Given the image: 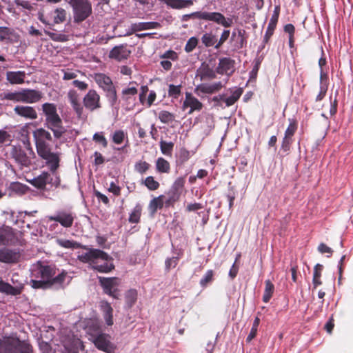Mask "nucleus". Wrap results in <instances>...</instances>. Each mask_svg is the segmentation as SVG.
Masks as SVG:
<instances>
[{
	"label": "nucleus",
	"instance_id": "obj_1",
	"mask_svg": "<svg viewBox=\"0 0 353 353\" xmlns=\"http://www.w3.org/2000/svg\"><path fill=\"white\" fill-rule=\"evenodd\" d=\"M46 125L52 130L57 139L66 132L63 121L57 113V105L53 103H46Z\"/></svg>",
	"mask_w": 353,
	"mask_h": 353
},
{
	"label": "nucleus",
	"instance_id": "obj_2",
	"mask_svg": "<svg viewBox=\"0 0 353 353\" xmlns=\"http://www.w3.org/2000/svg\"><path fill=\"white\" fill-rule=\"evenodd\" d=\"M65 1L72 9L74 23H81L92 14V7L89 0H65Z\"/></svg>",
	"mask_w": 353,
	"mask_h": 353
},
{
	"label": "nucleus",
	"instance_id": "obj_3",
	"mask_svg": "<svg viewBox=\"0 0 353 353\" xmlns=\"http://www.w3.org/2000/svg\"><path fill=\"white\" fill-rule=\"evenodd\" d=\"M94 81L97 85L105 92L112 107L117 105L118 101L116 88L110 77L103 73H97L94 75Z\"/></svg>",
	"mask_w": 353,
	"mask_h": 353
},
{
	"label": "nucleus",
	"instance_id": "obj_4",
	"mask_svg": "<svg viewBox=\"0 0 353 353\" xmlns=\"http://www.w3.org/2000/svg\"><path fill=\"white\" fill-rule=\"evenodd\" d=\"M99 283L104 294L119 299L121 295L119 286L121 284V279L118 277H103L99 276Z\"/></svg>",
	"mask_w": 353,
	"mask_h": 353
},
{
	"label": "nucleus",
	"instance_id": "obj_5",
	"mask_svg": "<svg viewBox=\"0 0 353 353\" xmlns=\"http://www.w3.org/2000/svg\"><path fill=\"white\" fill-rule=\"evenodd\" d=\"M192 17L197 19L213 21L225 28H230L233 25L232 18L225 17L223 14L218 12L198 11L193 12Z\"/></svg>",
	"mask_w": 353,
	"mask_h": 353
},
{
	"label": "nucleus",
	"instance_id": "obj_6",
	"mask_svg": "<svg viewBox=\"0 0 353 353\" xmlns=\"http://www.w3.org/2000/svg\"><path fill=\"white\" fill-rule=\"evenodd\" d=\"M3 98L14 102L34 103L40 99V95L35 90H23L4 93Z\"/></svg>",
	"mask_w": 353,
	"mask_h": 353
},
{
	"label": "nucleus",
	"instance_id": "obj_7",
	"mask_svg": "<svg viewBox=\"0 0 353 353\" xmlns=\"http://www.w3.org/2000/svg\"><path fill=\"white\" fill-rule=\"evenodd\" d=\"M83 246L85 248L82 249L86 252H78L77 259L83 263H89L92 268L96 261L108 258V254L101 250L90 248L85 245Z\"/></svg>",
	"mask_w": 353,
	"mask_h": 353
},
{
	"label": "nucleus",
	"instance_id": "obj_8",
	"mask_svg": "<svg viewBox=\"0 0 353 353\" xmlns=\"http://www.w3.org/2000/svg\"><path fill=\"white\" fill-rule=\"evenodd\" d=\"M185 183V176H179L175 179L168 192V197L165 201V207L174 206V203L179 200L183 192Z\"/></svg>",
	"mask_w": 353,
	"mask_h": 353
},
{
	"label": "nucleus",
	"instance_id": "obj_9",
	"mask_svg": "<svg viewBox=\"0 0 353 353\" xmlns=\"http://www.w3.org/2000/svg\"><path fill=\"white\" fill-rule=\"evenodd\" d=\"M289 125L285 131L282 139L281 149L284 152H288L293 143V137L298 129V121L295 118L288 119Z\"/></svg>",
	"mask_w": 353,
	"mask_h": 353
},
{
	"label": "nucleus",
	"instance_id": "obj_10",
	"mask_svg": "<svg viewBox=\"0 0 353 353\" xmlns=\"http://www.w3.org/2000/svg\"><path fill=\"white\" fill-rule=\"evenodd\" d=\"M110 336L108 334L102 333L97 334L94 339H90V340L94 343L95 347L101 351L106 353H114L116 347L110 341Z\"/></svg>",
	"mask_w": 353,
	"mask_h": 353
},
{
	"label": "nucleus",
	"instance_id": "obj_11",
	"mask_svg": "<svg viewBox=\"0 0 353 353\" xmlns=\"http://www.w3.org/2000/svg\"><path fill=\"white\" fill-rule=\"evenodd\" d=\"M248 34L245 30L242 28H235L230 38V42L232 43L233 50L237 51L244 47L248 43Z\"/></svg>",
	"mask_w": 353,
	"mask_h": 353
},
{
	"label": "nucleus",
	"instance_id": "obj_12",
	"mask_svg": "<svg viewBox=\"0 0 353 353\" xmlns=\"http://www.w3.org/2000/svg\"><path fill=\"white\" fill-rule=\"evenodd\" d=\"M279 14H280V6H276L274 8V12L271 17V19L268 23L265 34L264 35L263 40V45L262 46V48H263L265 47V44H266L269 42L271 37L273 35L274 30L276 26V24L278 23Z\"/></svg>",
	"mask_w": 353,
	"mask_h": 353
},
{
	"label": "nucleus",
	"instance_id": "obj_13",
	"mask_svg": "<svg viewBox=\"0 0 353 353\" xmlns=\"http://www.w3.org/2000/svg\"><path fill=\"white\" fill-rule=\"evenodd\" d=\"M83 105L90 111L100 108L99 94L94 90H90L83 98Z\"/></svg>",
	"mask_w": 353,
	"mask_h": 353
},
{
	"label": "nucleus",
	"instance_id": "obj_14",
	"mask_svg": "<svg viewBox=\"0 0 353 353\" xmlns=\"http://www.w3.org/2000/svg\"><path fill=\"white\" fill-rule=\"evenodd\" d=\"M68 272L62 270L57 275L46 279V289L59 290L63 288V283Z\"/></svg>",
	"mask_w": 353,
	"mask_h": 353
},
{
	"label": "nucleus",
	"instance_id": "obj_15",
	"mask_svg": "<svg viewBox=\"0 0 353 353\" xmlns=\"http://www.w3.org/2000/svg\"><path fill=\"white\" fill-rule=\"evenodd\" d=\"M63 353H79V350H84L83 342L79 339L72 336L63 342Z\"/></svg>",
	"mask_w": 353,
	"mask_h": 353
},
{
	"label": "nucleus",
	"instance_id": "obj_16",
	"mask_svg": "<svg viewBox=\"0 0 353 353\" xmlns=\"http://www.w3.org/2000/svg\"><path fill=\"white\" fill-rule=\"evenodd\" d=\"M234 60L229 57H223L219 59L217 68H216V73L219 74L231 75L234 71Z\"/></svg>",
	"mask_w": 353,
	"mask_h": 353
},
{
	"label": "nucleus",
	"instance_id": "obj_17",
	"mask_svg": "<svg viewBox=\"0 0 353 353\" xmlns=\"http://www.w3.org/2000/svg\"><path fill=\"white\" fill-rule=\"evenodd\" d=\"M49 220L59 222L64 228H70L74 222V216L71 212H58L55 216L48 217Z\"/></svg>",
	"mask_w": 353,
	"mask_h": 353
},
{
	"label": "nucleus",
	"instance_id": "obj_18",
	"mask_svg": "<svg viewBox=\"0 0 353 353\" xmlns=\"http://www.w3.org/2000/svg\"><path fill=\"white\" fill-rule=\"evenodd\" d=\"M203 107V103L199 101L198 99L190 92L185 93V99L183 103V109L185 110L190 108V110L188 112L189 114H191L194 111L201 110Z\"/></svg>",
	"mask_w": 353,
	"mask_h": 353
},
{
	"label": "nucleus",
	"instance_id": "obj_19",
	"mask_svg": "<svg viewBox=\"0 0 353 353\" xmlns=\"http://www.w3.org/2000/svg\"><path fill=\"white\" fill-rule=\"evenodd\" d=\"M101 273H108L114 269L113 259L108 254L106 259H99L96 261L92 268Z\"/></svg>",
	"mask_w": 353,
	"mask_h": 353
},
{
	"label": "nucleus",
	"instance_id": "obj_20",
	"mask_svg": "<svg viewBox=\"0 0 353 353\" xmlns=\"http://www.w3.org/2000/svg\"><path fill=\"white\" fill-rule=\"evenodd\" d=\"M30 345L19 340H12L7 346L6 353H30Z\"/></svg>",
	"mask_w": 353,
	"mask_h": 353
},
{
	"label": "nucleus",
	"instance_id": "obj_21",
	"mask_svg": "<svg viewBox=\"0 0 353 353\" xmlns=\"http://www.w3.org/2000/svg\"><path fill=\"white\" fill-rule=\"evenodd\" d=\"M20 258L19 252L8 248L0 249V262L6 263H17Z\"/></svg>",
	"mask_w": 353,
	"mask_h": 353
},
{
	"label": "nucleus",
	"instance_id": "obj_22",
	"mask_svg": "<svg viewBox=\"0 0 353 353\" xmlns=\"http://www.w3.org/2000/svg\"><path fill=\"white\" fill-rule=\"evenodd\" d=\"M222 88L223 84L221 81L215 82L212 84L201 83L200 85H198L195 88L194 92L196 93L199 92L203 94H212L213 93L219 92V90H221Z\"/></svg>",
	"mask_w": 353,
	"mask_h": 353
},
{
	"label": "nucleus",
	"instance_id": "obj_23",
	"mask_svg": "<svg viewBox=\"0 0 353 353\" xmlns=\"http://www.w3.org/2000/svg\"><path fill=\"white\" fill-rule=\"evenodd\" d=\"M59 153L52 152L46 148V165L48 167L50 172L57 170L59 167Z\"/></svg>",
	"mask_w": 353,
	"mask_h": 353
},
{
	"label": "nucleus",
	"instance_id": "obj_24",
	"mask_svg": "<svg viewBox=\"0 0 353 353\" xmlns=\"http://www.w3.org/2000/svg\"><path fill=\"white\" fill-rule=\"evenodd\" d=\"M100 310L102 312L105 323L108 326H111L114 323L113 321V308L110 303L103 300L100 302Z\"/></svg>",
	"mask_w": 353,
	"mask_h": 353
},
{
	"label": "nucleus",
	"instance_id": "obj_25",
	"mask_svg": "<svg viewBox=\"0 0 353 353\" xmlns=\"http://www.w3.org/2000/svg\"><path fill=\"white\" fill-rule=\"evenodd\" d=\"M68 97L78 117H81L83 108L80 103L79 94L76 90H70L68 93Z\"/></svg>",
	"mask_w": 353,
	"mask_h": 353
},
{
	"label": "nucleus",
	"instance_id": "obj_26",
	"mask_svg": "<svg viewBox=\"0 0 353 353\" xmlns=\"http://www.w3.org/2000/svg\"><path fill=\"white\" fill-rule=\"evenodd\" d=\"M131 51L128 50L126 46H115L110 52V57L118 61L127 59L130 56Z\"/></svg>",
	"mask_w": 353,
	"mask_h": 353
},
{
	"label": "nucleus",
	"instance_id": "obj_27",
	"mask_svg": "<svg viewBox=\"0 0 353 353\" xmlns=\"http://www.w3.org/2000/svg\"><path fill=\"white\" fill-rule=\"evenodd\" d=\"M216 70L211 68L208 64L203 63L197 70L196 76L200 78L201 81L212 80L216 77Z\"/></svg>",
	"mask_w": 353,
	"mask_h": 353
},
{
	"label": "nucleus",
	"instance_id": "obj_28",
	"mask_svg": "<svg viewBox=\"0 0 353 353\" xmlns=\"http://www.w3.org/2000/svg\"><path fill=\"white\" fill-rule=\"evenodd\" d=\"M34 137L39 155L44 158V130L38 129L34 132Z\"/></svg>",
	"mask_w": 353,
	"mask_h": 353
},
{
	"label": "nucleus",
	"instance_id": "obj_29",
	"mask_svg": "<svg viewBox=\"0 0 353 353\" xmlns=\"http://www.w3.org/2000/svg\"><path fill=\"white\" fill-rule=\"evenodd\" d=\"M22 288L23 287L21 285L12 286L8 283L0 280V292L1 293L15 296L21 294Z\"/></svg>",
	"mask_w": 353,
	"mask_h": 353
},
{
	"label": "nucleus",
	"instance_id": "obj_30",
	"mask_svg": "<svg viewBox=\"0 0 353 353\" xmlns=\"http://www.w3.org/2000/svg\"><path fill=\"white\" fill-rule=\"evenodd\" d=\"M160 27L161 24L155 21L139 22L132 23L130 26V30L132 32H136L145 30L156 29Z\"/></svg>",
	"mask_w": 353,
	"mask_h": 353
},
{
	"label": "nucleus",
	"instance_id": "obj_31",
	"mask_svg": "<svg viewBox=\"0 0 353 353\" xmlns=\"http://www.w3.org/2000/svg\"><path fill=\"white\" fill-rule=\"evenodd\" d=\"M14 111L17 114L26 119H33L37 118L36 111L30 106L17 105Z\"/></svg>",
	"mask_w": 353,
	"mask_h": 353
},
{
	"label": "nucleus",
	"instance_id": "obj_32",
	"mask_svg": "<svg viewBox=\"0 0 353 353\" xmlns=\"http://www.w3.org/2000/svg\"><path fill=\"white\" fill-rule=\"evenodd\" d=\"M175 256L168 257L165 261V270L169 272L171 269L174 268L179 263L180 259L183 255V251L179 250L175 252Z\"/></svg>",
	"mask_w": 353,
	"mask_h": 353
},
{
	"label": "nucleus",
	"instance_id": "obj_33",
	"mask_svg": "<svg viewBox=\"0 0 353 353\" xmlns=\"http://www.w3.org/2000/svg\"><path fill=\"white\" fill-rule=\"evenodd\" d=\"M243 94V90L241 88H236L232 92V95L225 98L224 94L220 95L221 101L225 103L226 106L233 105L241 97Z\"/></svg>",
	"mask_w": 353,
	"mask_h": 353
},
{
	"label": "nucleus",
	"instance_id": "obj_34",
	"mask_svg": "<svg viewBox=\"0 0 353 353\" xmlns=\"http://www.w3.org/2000/svg\"><path fill=\"white\" fill-rule=\"evenodd\" d=\"M26 74L24 72H7L6 79L12 84H20L23 83Z\"/></svg>",
	"mask_w": 353,
	"mask_h": 353
},
{
	"label": "nucleus",
	"instance_id": "obj_35",
	"mask_svg": "<svg viewBox=\"0 0 353 353\" xmlns=\"http://www.w3.org/2000/svg\"><path fill=\"white\" fill-rule=\"evenodd\" d=\"M167 6L174 9L188 8L194 4V0H164Z\"/></svg>",
	"mask_w": 353,
	"mask_h": 353
},
{
	"label": "nucleus",
	"instance_id": "obj_36",
	"mask_svg": "<svg viewBox=\"0 0 353 353\" xmlns=\"http://www.w3.org/2000/svg\"><path fill=\"white\" fill-rule=\"evenodd\" d=\"M14 243V234L10 229L0 228V245H9Z\"/></svg>",
	"mask_w": 353,
	"mask_h": 353
},
{
	"label": "nucleus",
	"instance_id": "obj_37",
	"mask_svg": "<svg viewBox=\"0 0 353 353\" xmlns=\"http://www.w3.org/2000/svg\"><path fill=\"white\" fill-rule=\"evenodd\" d=\"M137 85L138 83L136 81H130L129 86L122 90L121 99L124 101H128L131 96H135L138 92Z\"/></svg>",
	"mask_w": 353,
	"mask_h": 353
},
{
	"label": "nucleus",
	"instance_id": "obj_38",
	"mask_svg": "<svg viewBox=\"0 0 353 353\" xmlns=\"http://www.w3.org/2000/svg\"><path fill=\"white\" fill-rule=\"evenodd\" d=\"M57 243L64 248L67 249H79V248H85L83 244L74 241L73 240L69 239H58L57 240Z\"/></svg>",
	"mask_w": 353,
	"mask_h": 353
},
{
	"label": "nucleus",
	"instance_id": "obj_39",
	"mask_svg": "<svg viewBox=\"0 0 353 353\" xmlns=\"http://www.w3.org/2000/svg\"><path fill=\"white\" fill-rule=\"evenodd\" d=\"M164 198V195H160L150 201L149 208L151 212L155 213L158 209L163 208V205H165Z\"/></svg>",
	"mask_w": 353,
	"mask_h": 353
},
{
	"label": "nucleus",
	"instance_id": "obj_40",
	"mask_svg": "<svg viewBox=\"0 0 353 353\" xmlns=\"http://www.w3.org/2000/svg\"><path fill=\"white\" fill-rule=\"evenodd\" d=\"M156 170L159 173H169L170 164L163 157H159L156 161Z\"/></svg>",
	"mask_w": 353,
	"mask_h": 353
},
{
	"label": "nucleus",
	"instance_id": "obj_41",
	"mask_svg": "<svg viewBox=\"0 0 353 353\" xmlns=\"http://www.w3.org/2000/svg\"><path fill=\"white\" fill-rule=\"evenodd\" d=\"M60 177L57 171H52L50 174L46 172V185H50L52 187L57 188L60 185Z\"/></svg>",
	"mask_w": 353,
	"mask_h": 353
},
{
	"label": "nucleus",
	"instance_id": "obj_42",
	"mask_svg": "<svg viewBox=\"0 0 353 353\" xmlns=\"http://www.w3.org/2000/svg\"><path fill=\"white\" fill-rule=\"evenodd\" d=\"M142 212V206L138 203L132 210L129 215L128 221L130 223H138L140 222Z\"/></svg>",
	"mask_w": 353,
	"mask_h": 353
},
{
	"label": "nucleus",
	"instance_id": "obj_43",
	"mask_svg": "<svg viewBox=\"0 0 353 353\" xmlns=\"http://www.w3.org/2000/svg\"><path fill=\"white\" fill-rule=\"evenodd\" d=\"M274 292V284L270 280H266L265 281V290L263 295V301L264 303H268L272 297Z\"/></svg>",
	"mask_w": 353,
	"mask_h": 353
},
{
	"label": "nucleus",
	"instance_id": "obj_44",
	"mask_svg": "<svg viewBox=\"0 0 353 353\" xmlns=\"http://www.w3.org/2000/svg\"><path fill=\"white\" fill-rule=\"evenodd\" d=\"M138 296L137 290L135 289H130L125 293V303L129 307H132L137 302Z\"/></svg>",
	"mask_w": 353,
	"mask_h": 353
},
{
	"label": "nucleus",
	"instance_id": "obj_45",
	"mask_svg": "<svg viewBox=\"0 0 353 353\" xmlns=\"http://www.w3.org/2000/svg\"><path fill=\"white\" fill-rule=\"evenodd\" d=\"M201 41L207 48L214 47L218 42L216 35L213 34L212 32H205L203 34L201 37Z\"/></svg>",
	"mask_w": 353,
	"mask_h": 353
},
{
	"label": "nucleus",
	"instance_id": "obj_46",
	"mask_svg": "<svg viewBox=\"0 0 353 353\" xmlns=\"http://www.w3.org/2000/svg\"><path fill=\"white\" fill-rule=\"evenodd\" d=\"M53 21L54 23H61L65 21L66 11L62 8H57L52 14Z\"/></svg>",
	"mask_w": 353,
	"mask_h": 353
},
{
	"label": "nucleus",
	"instance_id": "obj_47",
	"mask_svg": "<svg viewBox=\"0 0 353 353\" xmlns=\"http://www.w3.org/2000/svg\"><path fill=\"white\" fill-rule=\"evenodd\" d=\"M214 272L212 270H208L199 281L200 285L205 288L214 280Z\"/></svg>",
	"mask_w": 353,
	"mask_h": 353
},
{
	"label": "nucleus",
	"instance_id": "obj_48",
	"mask_svg": "<svg viewBox=\"0 0 353 353\" xmlns=\"http://www.w3.org/2000/svg\"><path fill=\"white\" fill-rule=\"evenodd\" d=\"M159 119L161 123L167 124L174 121L175 115L166 110H162L159 113Z\"/></svg>",
	"mask_w": 353,
	"mask_h": 353
},
{
	"label": "nucleus",
	"instance_id": "obj_49",
	"mask_svg": "<svg viewBox=\"0 0 353 353\" xmlns=\"http://www.w3.org/2000/svg\"><path fill=\"white\" fill-rule=\"evenodd\" d=\"M143 183L152 191L157 190L160 186L159 183L152 176H147Z\"/></svg>",
	"mask_w": 353,
	"mask_h": 353
},
{
	"label": "nucleus",
	"instance_id": "obj_50",
	"mask_svg": "<svg viewBox=\"0 0 353 353\" xmlns=\"http://www.w3.org/2000/svg\"><path fill=\"white\" fill-rule=\"evenodd\" d=\"M173 148L174 143L172 142H166L163 140L160 141L161 151L165 155L171 156Z\"/></svg>",
	"mask_w": 353,
	"mask_h": 353
},
{
	"label": "nucleus",
	"instance_id": "obj_51",
	"mask_svg": "<svg viewBox=\"0 0 353 353\" xmlns=\"http://www.w3.org/2000/svg\"><path fill=\"white\" fill-rule=\"evenodd\" d=\"M87 333L90 336V339H94L97 334H102L101 327L97 323H92L87 327Z\"/></svg>",
	"mask_w": 353,
	"mask_h": 353
},
{
	"label": "nucleus",
	"instance_id": "obj_52",
	"mask_svg": "<svg viewBox=\"0 0 353 353\" xmlns=\"http://www.w3.org/2000/svg\"><path fill=\"white\" fill-rule=\"evenodd\" d=\"M181 85H174L173 84L169 85L168 96L174 99H178L181 93Z\"/></svg>",
	"mask_w": 353,
	"mask_h": 353
},
{
	"label": "nucleus",
	"instance_id": "obj_53",
	"mask_svg": "<svg viewBox=\"0 0 353 353\" xmlns=\"http://www.w3.org/2000/svg\"><path fill=\"white\" fill-rule=\"evenodd\" d=\"M150 168V165L146 161H139L134 165L135 171L141 174L145 173Z\"/></svg>",
	"mask_w": 353,
	"mask_h": 353
},
{
	"label": "nucleus",
	"instance_id": "obj_54",
	"mask_svg": "<svg viewBox=\"0 0 353 353\" xmlns=\"http://www.w3.org/2000/svg\"><path fill=\"white\" fill-rule=\"evenodd\" d=\"M125 137L126 134L124 132V131L121 130H116L112 134V141L115 144H121L123 142Z\"/></svg>",
	"mask_w": 353,
	"mask_h": 353
},
{
	"label": "nucleus",
	"instance_id": "obj_55",
	"mask_svg": "<svg viewBox=\"0 0 353 353\" xmlns=\"http://www.w3.org/2000/svg\"><path fill=\"white\" fill-rule=\"evenodd\" d=\"M230 31L228 29H224L222 32L219 40L217 43L214 46L215 49H219L222 45L230 37Z\"/></svg>",
	"mask_w": 353,
	"mask_h": 353
},
{
	"label": "nucleus",
	"instance_id": "obj_56",
	"mask_svg": "<svg viewBox=\"0 0 353 353\" xmlns=\"http://www.w3.org/2000/svg\"><path fill=\"white\" fill-rule=\"evenodd\" d=\"M61 271L54 265H46V279L57 275Z\"/></svg>",
	"mask_w": 353,
	"mask_h": 353
},
{
	"label": "nucleus",
	"instance_id": "obj_57",
	"mask_svg": "<svg viewBox=\"0 0 353 353\" xmlns=\"http://www.w3.org/2000/svg\"><path fill=\"white\" fill-rule=\"evenodd\" d=\"M12 31L7 27H0V41H5L10 39Z\"/></svg>",
	"mask_w": 353,
	"mask_h": 353
},
{
	"label": "nucleus",
	"instance_id": "obj_58",
	"mask_svg": "<svg viewBox=\"0 0 353 353\" xmlns=\"http://www.w3.org/2000/svg\"><path fill=\"white\" fill-rule=\"evenodd\" d=\"M198 44V39L197 38L192 37L188 39L187 41L185 46V50L186 52H191L193 51V50L196 47Z\"/></svg>",
	"mask_w": 353,
	"mask_h": 353
},
{
	"label": "nucleus",
	"instance_id": "obj_59",
	"mask_svg": "<svg viewBox=\"0 0 353 353\" xmlns=\"http://www.w3.org/2000/svg\"><path fill=\"white\" fill-rule=\"evenodd\" d=\"M92 139L102 145L103 148H106L108 146V141L106 138L103 134V132H97L93 135Z\"/></svg>",
	"mask_w": 353,
	"mask_h": 353
},
{
	"label": "nucleus",
	"instance_id": "obj_60",
	"mask_svg": "<svg viewBox=\"0 0 353 353\" xmlns=\"http://www.w3.org/2000/svg\"><path fill=\"white\" fill-rule=\"evenodd\" d=\"M328 89V85H320L319 94L315 98L316 102L321 101L326 96Z\"/></svg>",
	"mask_w": 353,
	"mask_h": 353
},
{
	"label": "nucleus",
	"instance_id": "obj_61",
	"mask_svg": "<svg viewBox=\"0 0 353 353\" xmlns=\"http://www.w3.org/2000/svg\"><path fill=\"white\" fill-rule=\"evenodd\" d=\"M94 195L96 196V197L98 199V200L99 201H101L102 203H103L105 205H109L110 204V201H109V199L108 198L107 196H105V194L101 193L98 190H94Z\"/></svg>",
	"mask_w": 353,
	"mask_h": 353
},
{
	"label": "nucleus",
	"instance_id": "obj_62",
	"mask_svg": "<svg viewBox=\"0 0 353 353\" xmlns=\"http://www.w3.org/2000/svg\"><path fill=\"white\" fill-rule=\"evenodd\" d=\"M318 251L321 254H324V253L330 254V256H328V257H330L332 254V252H333V250L330 247H328L326 244H325L323 243H321L319 245Z\"/></svg>",
	"mask_w": 353,
	"mask_h": 353
},
{
	"label": "nucleus",
	"instance_id": "obj_63",
	"mask_svg": "<svg viewBox=\"0 0 353 353\" xmlns=\"http://www.w3.org/2000/svg\"><path fill=\"white\" fill-rule=\"evenodd\" d=\"M31 183L39 188H43L44 186V177L40 175L37 178H34L31 181Z\"/></svg>",
	"mask_w": 353,
	"mask_h": 353
},
{
	"label": "nucleus",
	"instance_id": "obj_64",
	"mask_svg": "<svg viewBox=\"0 0 353 353\" xmlns=\"http://www.w3.org/2000/svg\"><path fill=\"white\" fill-rule=\"evenodd\" d=\"M15 3L17 6H20V7H21L24 9L28 10H31L33 8L32 6L28 1L16 0Z\"/></svg>",
	"mask_w": 353,
	"mask_h": 353
}]
</instances>
